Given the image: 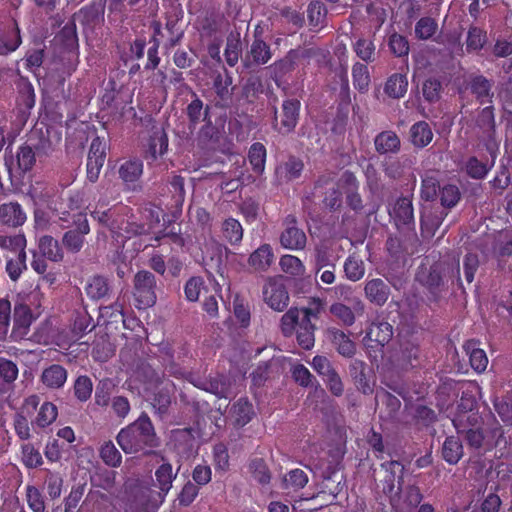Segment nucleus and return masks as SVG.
I'll return each instance as SVG.
<instances>
[{
  "label": "nucleus",
  "instance_id": "obj_1",
  "mask_svg": "<svg viewBox=\"0 0 512 512\" xmlns=\"http://www.w3.org/2000/svg\"><path fill=\"white\" fill-rule=\"evenodd\" d=\"M117 443L126 454L148 455L160 445L149 416L142 413L137 420L122 428L116 437Z\"/></svg>",
  "mask_w": 512,
  "mask_h": 512
},
{
  "label": "nucleus",
  "instance_id": "obj_2",
  "mask_svg": "<svg viewBox=\"0 0 512 512\" xmlns=\"http://www.w3.org/2000/svg\"><path fill=\"white\" fill-rule=\"evenodd\" d=\"M126 492L127 512H155L163 501L161 493L138 482L126 485Z\"/></svg>",
  "mask_w": 512,
  "mask_h": 512
},
{
  "label": "nucleus",
  "instance_id": "obj_3",
  "mask_svg": "<svg viewBox=\"0 0 512 512\" xmlns=\"http://www.w3.org/2000/svg\"><path fill=\"white\" fill-rule=\"evenodd\" d=\"M158 283L155 275L148 270H139L133 278L132 294L139 307H151L156 303Z\"/></svg>",
  "mask_w": 512,
  "mask_h": 512
},
{
  "label": "nucleus",
  "instance_id": "obj_4",
  "mask_svg": "<svg viewBox=\"0 0 512 512\" xmlns=\"http://www.w3.org/2000/svg\"><path fill=\"white\" fill-rule=\"evenodd\" d=\"M90 233L87 216L76 213L72 216V226L62 237V244L71 253H78L85 244V236Z\"/></svg>",
  "mask_w": 512,
  "mask_h": 512
},
{
  "label": "nucleus",
  "instance_id": "obj_5",
  "mask_svg": "<svg viewBox=\"0 0 512 512\" xmlns=\"http://www.w3.org/2000/svg\"><path fill=\"white\" fill-rule=\"evenodd\" d=\"M300 102L297 99H286L281 105L280 111L274 109L273 127L280 134L291 133L299 120Z\"/></svg>",
  "mask_w": 512,
  "mask_h": 512
},
{
  "label": "nucleus",
  "instance_id": "obj_6",
  "mask_svg": "<svg viewBox=\"0 0 512 512\" xmlns=\"http://www.w3.org/2000/svg\"><path fill=\"white\" fill-rule=\"evenodd\" d=\"M37 316L33 314L30 306L22 299L17 300L13 308V326L10 338L13 341H20L27 337L31 324Z\"/></svg>",
  "mask_w": 512,
  "mask_h": 512
},
{
  "label": "nucleus",
  "instance_id": "obj_7",
  "mask_svg": "<svg viewBox=\"0 0 512 512\" xmlns=\"http://www.w3.org/2000/svg\"><path fill=\"white\" fill-rule=\"evenodd\" d=\"M264 302L274 311L282 312L289 304V293L280 278H269L263 286Z\"/></svg>",
  "mask_w": 512,
  "mask_h": 512
},
{
  "label": "nucleus",
  "instance_id": "obj_8",
  "mask_svg": "<svg viewBox=\"0 0 512 512\" xmlns=\"http://www.w3.org/2000/svg\"><path fill=\"white\" fill-rule=\"evenodd\" d=\"M480 265L479 256L476 253H467L462 260L456 261L448 267L447 274L450 279L456 281L457 286L464 290V284L461 278V269L463 270L465 281L471 284L474 280L475 273Z\"/></svg>",
  "mask_w": 512,
  "mask_h": 512
},
{
  "label": "nucleus",
  "instance_id": "obj_9",
  "mask_svg": "<svg viewBox=\"0 0 512 512\" xmlns=\"http://www.w3.org/2000/svg\"><path fill=\"white\" fill-rule=\"evenodd\" d=\"M188 377V381L195 387L210 392L218 398H228L232 394L230 380L224 375L205 379L195 373H190Z\"/></svg>",
  "mask_w": 512,
  "mask_h": 512
},
{
  "label": "nucleus",
  "instance_id": "obj_10",
  "mask_svg": "<svg viewBox=\"0 0 512 512\" xmlns=\"http://www.w3.org/2000/svg\"><path fill=\"white\" fill-rule=\"evenodd\" d=\"M324 337L340 356L351 359L356 355V343L343 330L328 327L324 331Z\"/></svg>",
  "mask_w": 512,
  "mask_h": 512
},
{
  "label": "nucleus",
  "instance_id": "obj_11",
  "mask_svg": "<svg viewBox=\"0 0 512 512\" xmlns=\"http://www.w3.org/2000/svg\"><path fill=\"white\" fill-rule=\"evenodd\" d=\"M106 141L100 137L92 140L87 159V178L94 183L98 180L106 158Z\"/></svg>",
  "mask_w": 512,
  "mask_h": 512
},
{
  "label": "nucleus",
  "instance_id": "obj_12",
  "mask_svg": "<svg viewBox=\"0 0 512 512\" xmlns=\"http://www.w3.org/2000/svg\"><path fill=\"white\" fill-rule=\"evenodd\" d=\"M174 449L183 458H190L197 453L198 444L192 428L176 429L171 436Z\"/></svg>",
  "mask_w": 512,
  "mask_h": 512
},
{
  "label": "nucleus",
  "instance_id": "obj_13",
  "mask_svg": "<svg viewBox=\"0 0 512 512\" xmlns=\"http://www.w3.org/2000/svg\"><path fill=\"white\" fill-rule=\"evenodd\" d=\"M286 228L280 237L281 245L287 249L298 250L303 249L306 245L305 233L296 226V219L289 215L285 219Z\"/></svg>",
  "mask_w": 512,
  "mask_h": 512
},
{
  "label": "nucleus",
  "instance_id": "obj_14",
  "mask_svg": "<svg viewBox=\"0 0 512 512\" xmlns=\"http://www.w3.org/2000/svg\"><path fill=\"white\" fill-rule=\"evenodd\" d=\"M494 82L480 74H472L469 77L468 88L471 94L480 104L491 103L494 97Z\"/></svg>",
  "mask_w": 512,
  "mask_h": 512
},
{
  "label": "nucleus",
  "instance_id": "obj_15",
  "mask_svg": "<svg viewBox=\"0 0 512 512\" xmlns=\"http://www.w3.org/2000/svg\"><path fill=\"white\" fill-rule=\"evenodd\" d=\"M232 74L226 69L222 72H215L213 76V89L219 99L221 106H229L235 87L232 86Z\"/></svg>",
  "mask_w": 512,
  "mask_h": 512
},
{
  "label": "nucleus",
  "instance_id": "obj_16",
  "mask_svg": "<svg viewBox=\"0 0 512 512\" xmlns=\"http://www.w3.org/2000/svg\"><path fill=\"white\" fill-rule=\"evenodd\" d=\"M272 57L269 45L260 38H255L250 49L243 58V65L246 68L266 64Z\"/></svg>",
  "mask_w": 512,
  "mask_h": 512
},
{
  "label": "nucleus",
  "instance_id": "obj_17",
  "mask_svg": "<svg viewBox=\"0 0 512 512\" xmlns=\"http://www.w3.org/2000/svg\"><path fill=\"white\" fill-rule=\"evenodd\" d=\"M381 468L385 470L387 476L383 484V493L394 501L395 493V479L398 477V487L403 485V472L404 466L398 461H387L381 464Z\"/></svg>",
  "mask_w": 512,
  "mask_h": 512
},
{
  "label": "nucleus",
  "instance_id": "obj_18",
  "mask_svg": "<svg viewBox=\"0 0 512 512\" xmlns=\"http://www.w3.org/2000/svg\"><path fill=\"white\" fill-rule=\"evenodd\" d=\"M150 380L157 384L163 385L162 388H160L154 396L153 406L158 410L159 413H166L168 407L171 404L174 385L169 380H162L160 375L155 371H152Z\"/></svg>",
  "mask_w": 512,
  "mask_h": 512
},
{
  "label": "nucleus",
  "instance_id": "obj_19",
  "mask_svg": "<svg viewBox=\"0 0 512 512\" xmlns=\"http://www.w3.org/2000/svg\"><path fill=\"white\" fill-rule=\"evenodd\" d=\"M398 496L399 509L401 512H409L416 508L422 501L423 495L420 488L416 485H402L398 487V491L395 493Z\"/></svg>",
  "mask_w": 512,
  "mask_h": 512
},
{
  "label": "nucleus",
  "instance_id": "obj_20",
  "mask_svg": "<svg viewBox=\"0 0 512 512\" xmlns=\"http://www.w3.org/2000/svg\"><path fill=\"white\" fill-rule=\"evenodd\" d=\"M364 293L371 303L383 306L389 298L390 288L382 279L375 278L365 284Z\"/></svg>",
  "mask_w": 512,
  "mask_h": 512
},
{
  "label": "nucleus",
  "instance_id": "obj_21",
  "mask_svg": "<svg viewBox=\"0 0 512 512\" xmlns=\"http://www.w3.org/2000/svg\"><path fill=\"white\" fill-rule=\"evenodd\" d=\"M68 372L59 364H52L45 368L40 376V381L48 389H60L67 381Z\"/></svg>",
  "mask_w": 512,
  "mask_h": 512
},
{
  "label": "nucleus",
  "instance_id": "obj_22",
  "mask_svg": "<svg viewBox=\"0 0 512 512\" xmlns=\"http://www.w3.org/2000/svg\"><path fill=\"white\" fill-rule=\"evenodd\" d=\"M446 216L447 212L440 208L425 210L421 216L422 235L427 238L433 237Z\"/></svg>",
  "mask_w": 512,
  "mask_h": 512
},
{
  "label": "nucleus",
  "instance_id": "obj_23",
  "mask_svg": "<svg viewBox=\"0 0 512 512\" xmlns=\"http://www.w3.org/2000/svg\"><path fill=\"white\" fill-rule=\"evenodd\" d=\"M26 220V215L17 202H9L0 205V221L11 227L22 225Z\"/></svg>",
  "mask_w": 512,
  "mask_h": 512
},
{
  "label": "nucleus",
  "instance_id": "obj_24",
  "mask_svg": "<svg viewBox=\"0 0 512 512\" xmlns=\"http://www.w3.org/2000/svg\"><path fill=\"white\" fill-rule=\"evenodd\" d=\"M303 168L304 164L301 159L290 156L287 161L276 168V175L281 182L292 181L300 177Z\"/></svg>",
  "mask_w": 512,
  "mask_h": 512
},
{
  "label": "nucleus",
  "instance_id": "obj_25",
  "mask_svg": "<svg viewBox=\"0 0 512 512\" xmlns=\"http://www.w3.org/2000/svg\"><path fill=\"white\" fill-rule=\"evenodd\" d=\"M417 279L427 288L432 298L436 300L441 291V287L444 285L443 277L438 267L432 266L428 272L419 273Z\"/></svg>",
  "mask_w": 512,
  "mask_h": 512
},
{
  "label": "nucleus",
  "instance_id": "obj_26",
  "mask_svg": "<svg viewBox=\"0 0 512 512\" xmlns=\"http://www.w3.org/2000/svg\"><path fill=\"white\" fill-rule=\"evenodd\" d=\"M375 149L379 154L397 153L401 147L398 135L391 131H382L374 139Z\"/></svg>",
  "mask_w": 512,
  "mask_h": 512
},
{
  "label": "nucleus",
  "instance_id": "obj_27",
  "mask_svg": "<svg viewBox=\"0 0 512 512\" xmlns=\"http://www.w3.org/2000/svg\"><path fill=\"white\" fill-rule=\"evenodd\" d=\"M274 260V254L269 244H263L257 248L249 257L248 263L255 270L266 271Z\"/></svg>",
  "mask_w": 512,
  "mask_h": 512
},
{
  "label": "nucleus",
  "instance_id": "obj_28",
  "mask_svg": "<svg viewBox=\"0 0 512 512\" xmlns=\"http://www.w3.org/2000/svg\"><path fill=\"white\" fill-rule=\"evenodd\" d=\"M366 364L358 359L353 360L349 364V374L356 388L363 394L372 393L373 389L366 377Z\"/></svg>",
  "mask_w": 512,
  "mask_h": 512
},
{
  "label": "nucleus",
  "instance_id": "obj_29",
  "mask_svg": "<svg viewBox=\"0 0 512 512\" xmlns=\"http://www.w3.org/2000/svg\"><path fill=\"white\" fill-rule=\"evenodd\" d=\"M482 430L484 431L487 447H494L500 445L501 443H507L504 438V431L502 426L493 416H489L486 419Z\"/></svg>",
  "mask_w": 512,
  "mask_h": 512
},
{
  "label": "nucleus",
  "instance_id": "obj_30",
  "mask_svg": "<svg viewBox=\"0 0 512 512\" xmlns=\"http://www.w3.org/2000/svg\"><path fill=\"white\" fill-rule=\"evenodd\" d=\"M409 137L414 147L424 148L432 141L433 132L427 122L419 121L411 126Z\"/></svg>",
  "mask_w": 512,
  "mask_h": 512
},
{
  "label": "nucleus",
  "instance_id": "obj_31",
  "mask_svg": "<svg viewBox=\"0 0 512 512\" xmlns=\"http://www.w3.org/2000/svg\"><path fill=\"white\" fill-rule=\"evenodd\" d=\"M397 226L410 225L414 223L412 201L408 197L399 198L392 213Z\"/></svg>",
  "mask_w": 512,
  "mask_h": 512
},
{
  "label": "nucleus",
  "instance_id": "obj_32",
  "mask_svg": "<svg viewBox=\"0 0 512 512\" xmlns=\"http://www.w3.org/2000/svg\"><path fill=\"white\" fill-rule=\"evenodd\" d=\"M464 350L469 355L471 367L477 372H483L487 368L488 358L485 351L478 347V342L469 340L464 345Z\"/></svg>",
  "mask_w": 512,
  "mask_h": 512
},
{
  "label": "nucleus",
  "instance_id": "obj_33",
  "mask_svg": "<svg viewBox=\"0 0 512 512\" xmlns=\"http://www.w3.org/2000/svg\"><path fill=\"white\" fill-rule=\"evenodd\" d=\"M315 272L318 275L325 268L336 267L333 261V254L330 246L326 242H321L314 249Z\"/></svg>",
  "mask_w": 512,
  "mask_h": 512
},
{
  "label": "nucleus",
  "instance_id": "obj_34",
  "mask_svg": "<svg viewBox=\"0 0 512 512\" xmlns=\"http://www.w3.org/2000/svg\"><path fill=\"white\" fill-rule=\"evenodd\" d=\"M39 250L43 257L53 262H61L64 258V253L59 242L49 235L40 238Z\"/></svg>",
  "mask_w": 512,
  "mask_h": 512
},
{
  "label": "nucleus",
  "instance_id": "obj_35",
  "mask_svg": "<svg viewBox=\"0 0 512 512\" xmlns=\"http://www.w3.org/2000/svg\"><path fill=\"white\" fill-rule=\"evenodd\" d=\"M419 348L417 344L405 341L400 344V349L395 354V360L402 368L413 367V361H417Z\"/></svg>",
  "mask_w": 512,
  "mask_h": 512
},
{
  "label": "nucleus",
  "instance_id": "obj_36",
  "mask_svg": "<svg viewBox=\"0 0 512 512\" xmlns=\"http://www.w3.org/2000/svg\"><path fill=\"white\" fill-rule=\"evenodd\" d=\"M393 337V327L388 322L372 323L367 338L380 346L387 344Z\"/></svg>",
  "mask_w": 512,
  "mask_h": 512
},
{
  "label": "nucleus",
  "instance_id": "obj_37",
  "mask_svg": "<svg viewBox=\"0 0 512 512\" xmlns=\"http://www.w3.org/2000/svg\"><path fill=\"white\" fill-rule=\"evenodd\" d=\"M463 456L461 441L454 436L447 437L442 446V457L449 464H457Z\"/></svg>",
  "mask_w": 512,
  "mask_h": 512
},
{
  "label": "nucleus",
  "instance_id": "obj_38",
  "mask_svg": "<svg viewBox=\"0 0 512 512\" xmlns=\"http://www.w3.org/2000/svg\"><path fill=\"white\" fill-rule=\"evenodd\" d=\"M315 330L316 326L314 323H308V320L305 322H299L296 329V339L301 348L310 350L314 347Z\"/></svg>",
  "mask_w": 512,
  "mask_h": 512
},
{
  "label": "nucleus",
  "instance_id": "obj_39",
  "mask_svg": "<svg viewBox=\"0 0 512 512\" xmlns=\"http://www.w3.org/2000/svg\"><path fill=\"white\" fill-rule=\"evenodd\" d=\"M232 415L236 425L243 427L251 421L254 415L253 406L246 398H240L233 405Z\"/></svg>",
  "mask_w": 512,
  "mask_h": 512
},
{
  "label": "nucleus",
  "instance_id": "obj_40",
  "mask_svg": "<svg viewBox=\"0 0 512 512\" xmlns=\"http://www.w3.org/2000/svg\"><path fill=\"white\" fill-rule=\"evenodd\" d=\"M116 384L111 378H103L101 379L97 385L94 394V403L95 405L105 408L110 403V397L113 393Z\"/></svg>",
  "mask_w": 512,
  "mask_h": 512
},
{
  "label": "nucleus",
  "instance_id": "obj_41",
  "mask_svg": "<svg viewBox=\"0 0 512 512\" xmlns=\"http://www.w3.org/2000/svg\"><path fill=\"white\" fill-rule=\"evenodd\" d=\"M91 215L98 223L107 227L111 233L116 231L115 229H119V224H124V217L112 209L95 210Z\"/></svg>",
  "mask_w": 512,
  "mask_h": 512
},
{
  "label": "nucleus",
  "instance_id": "obj_42",
  "mask_svg": "<svg viewBox=\"0 0 512 512\" xmlns=\"http://www.w3.org/2000/svg\"><path fill=\"white\" fill-rule=\"evenodd\" d=\"M407 86L406 76L396 73L388 78L384 90L389 97L398 99L405 95Z\"/></svg>",
  "mask_w": 512,
  "mask_h": 512
},
{
  "label": "nucleus",
  "instance_id": "obj_43",
  "mask_svg": "<svg viewBox=\"0 0 512 512\" xmlns=\"http://www.w3.org/2000/svg\"><path fill=\"white\" fill-rule=\"evenodd\" d=\"M222 235L231 245L239 244L243 238L241 223L237 219L227 218L222 223Z\"/></svg>",
  "mask_w": 512,
  "mask_h": 512
},
{
  "label": "nucleus",
  "instance_id": "obj_44",
  "mask_svg": "<svg viewBox=\"0 0 512 512\" xmlns=\"http://www.w3.org/2000/svg\"><path fill=\"white\" fill-rule=\"evenodd\" d=\"M143 172V164L138 159L128 160L119 168V176L125 183H134Z\"/></svg>",
  "mask_w": 512,
  "mask_h": 512
},
{
  "label": "nucleus",
  "instance_id": "obj_45",
  "mask_svg": "<svg viewBox=\"0 0 512 512\" xmlns=\"http://www.w3.org/2000/svg\"><path fill=\"white\" fill-rule=\"evenodd\" d=\"M344 272L350 281L356 282L363 278L365 264L359 256L352 254L344 262Z\"/></svg>",
  "mask_w": 512,
  "mask_h": 512
},
{
  "label": "nucleus",
  "instance_id": "obj_46",
  "mask_svg": "<svg viewBox=\"0 0 512 512\" xmlns=\"http://www.w3.org/2000/svg\"><path fill=\"white\" fill-rule=\"evenodd\" d=\"M27 245L26 238L23 234H0V249L13 252V253H22L26 252L25 248Z\"/></svg>",
  "mask_w": 512,
  "mask_h": 512
},
{
  "label": "nucleus",
  "instance_id": "obj_47",
  "mask_svg": "<svg viewBox=\"0 0 512 512\" xmlns=\"http://www.w3.org/2000/svg\"><path fill=\"white\" fill-rule=\"evenodd\" d=\"M299 58V52L297 50H290L287 55L276 61L271 68L276 78H282L287 73L293 71L296 67V61Z\"/></svg>",
  "mask_w": 512,
  "mask_h": 512
},
{
  "label": "nucleus",
  "instance_id": "obj_48",
  "mask_svg": "<svg viewBox=\"0 0 512 512\" xmlns=\"http://www.w3.org/2000/svg\"><path fill=\"white\" fill-rule=\"evenodd\" d=\"M156 481L161 495L164 497L172 487V482L176 478L171 464L163 463L155 472Z\"/></svg>",
  "mask_w": 512,
  "mask_h": 512
},
{
  "label": "nucleus",
  "instance_id": "obj_49",
  "mask_svg": "<svg viewBox=\"0 0 512 512\" xmlns=\"http://www.w3.org/2000/svg\"><path fill=\"white\" fill-rule=\"evenodd\" d=\"M110 290L108 280L103 276H93L85 287L87 295L95 300L105 297Z\"/></svg>",
  "mask_w": 512,
  "mask_h": 512
},
{
  "label": "nucleus",
  "instance_id": "obj_50",
  "mask_svg": "<svg viewBox=\"0 0 512 512\" xmlns=\"http://www.w3.org/2000/svg\"><path fill=\"white\" fill-rule=\"evenodd\" d=\"M113 231V238L119 243L124 244L127 239L133 236L140 235L144 232V226L127 221L124 218V224H119V229Z\"/></svg>",
  "mask_w": 512,
  "mask_h": 512
},
{
  "label": "nucleus",
  "instance_id": "obj_51",
  "mask_svg": "<svg viewBox=\"0 0 512 512\" xmlns=\"http://www.w3.org/2000/svg\"><path fill=\"white\" fill-rule=\"evenodd\" d=\"M252 170L256 174H262L265 169L266 148L262 143L256 142L251 145L248 154Z\"/></svg>",
  "mask_w": 512,
  "mask_h": 512
},
{
  "label": "nucleus",
  "instance_id": "obj_52",
  "mask_svg": "<svg viewBox=\"0 0 512 512\" xmlns=\"http://www.w3.org/2000/svg\"><path fill=\"white\" fill-rule=\"evenodd\" d=\"M168 148V137L164 131H156L149 139L148 155L152 160L163 155Z\"/></svg>",
  "mask_w": 512,
  "mask_h": 512
},
{
  "label": "nucleus",
  "instance_id": "obj_53",
  "mask_svg": "<svg viewBox=\"0 0 512 512\" xmlns=\"http://www.w3.org/2000/svg\"><path fill=\"white\" fill-rule=\"evenodd\" d=\"M353 85L360 93H365L369 89L370 74L368 67L362 63H355L352 67Z\"/></svg>",
  "mask_w": 512,
  "mask_h": 512
},
{
  "label": "nucleus",
  "instance_id": "obj_54",
  "mask_svg": "<svg viewBox=\"0 0 512 512\" xmlns=\"http://www.w3.org/2000/svg\"><path fill=\"white\" fill-rule=\"evenodd\" d=\"M376 400L385 406V417L392 420L396 417L400 407L401 401L393 394L388 391L381 390L376 393Z\"/></svg>",
  "mask_w": 512,
  "mask_h": 512
},
{
  "label": "nucleus",
  "instance_id": "obj_55",
  "mask_svg": "<svg viewBox=\"0 0 512 512\" xmlns=\"http://www.w3.org/2000/svg\"><path fill=\"white\" fill-rule=\"evenodd\" d=\"M193 95L195 98L188 104L186 113L190 124L195 127L202 118L203 120H207L210 108L206 106L204 109L202 100L198 98L195 93H193Z\"/></svg>",
  "mask_w": 512,
  "mask_h": 512
},
{
  "label": "nucleus",
  "instance_id": "obj_56",
  "mask_svg": "<svg viewBox=\"0 0 512 512\" xmlns=\"http://www.w3.org/2000/svg\"><path fill=\"white\" fill-rule=\"evenodd\" d=\"M461 421V419H455L453 420V424L458 433H466V440L468 444L474 448H481L483 446H486V439L482 427L478 429L470 428L467 431H465L461 424Z\"/></svg>",
  "mask_w": 512,
  "mask_h": 512
},
{
  "label": "nucleus",
  "instance_id": "obj_57",
  "mask_svg": "<svg viewBox=\"0 0 512 512\" xmlns=\"http://www.w3.org/2000/svg\"><path fill=\"white\" fill-rule=\"evenodd\" d=\"M486 42L487 35L484 30L476 26L469 28L466 38V51L468 53L481 50Z\"/></svg>",
  "mask_w": 512,
  "mask_h": 512
},
{
  "label": "nucleus",
  "instance_id": "obj_58",
  "mask_svg": "<svg viewBox=\"0 0 512 512\" xmlns=\"http://www.w3.org/2000/svg\"><path fill=\"white\" fill-rule=\"evenodd\" d=\"M26 252L18 253L14 258H7L6 272L12 281H17L27 269Z\"/></svg>",
  "mask_w": 512,
  "mask_h": 512
},
{
  "label": "nucleus",
  "instance_id": "obj_59",
  "mask_svg": "<svg viewBox=\"0 0 512 512\" xmlns=\"http://www.w3.org/2000/svg\"><path fill=\"white\" fill-rule=\"evenodd\" d=\"M169 192L172 198V207L181 210L185 200L184 179L179 175H174L169 182Z\"/></svg>",
  "mask_w": 512,
  "mask_h": 512
},
{
  "label": "nucleus",
  "instance_id": "obj_60",
  "mask_svg": "<svg viewBox=\"0 0 512 512\" xmlns=\"http://www.w3.org/2000/svg\"><path fill=\"white\" fill-rule=\"evenodd\" d=\"M206 124L199 131V139L203 142H218L224 128L225 120H220L219 123L213 124L207 118Z\"/></svg>",
  "mask_w": 512,
  "mask_h": 512
},
{
  "label": "nucleus",
  "instance_id": "obj_61",
  "mask_svg": "<svg viewBox=\"0 0 512 512\" xmlns=\"http://www.w3.org/2000/svg\"><path fill=\"white\" fill-rule=\"evenodd\" d=\"M442 83L436 77L427 78L422 84V95L429 103H435L441 98Z\"/></svg>",
  "mask_w": 512,
  "mask_h": 512
},
{
  "label": "nucleus",
  "instance_id": "obj_62",
  "mask_svg": "<svg viewBox=\"0 0 512 512\" xmlns=\"http://www.w3.org/2000/svg\"><path fill=\"white\" fill-rule=\"evenodd\" d=\"M100 456L103 462L110 467H119L122 463L121 453L110 440L101 446Z\"/></svg>",
  "mask_w": 512,
  "mask_h": 512
},
{
  "label": "nucleus",
  "instance_id": "obj_63",
  "mask_svg": "<svg viewBox=\"0 0 512 512\" xmlns=\"http://www.w3.org/2000/svg\"><path fill=\"white\" fill-rule=\"evenodd\" d=\"M300 311L298 308H290L281 317V331L284 336L290 337L300 322Z\"/></svg>",
  "mask_w": 512,
  "mask_h": 512
},
{
  "label": "nucleus",
  "instance_id": "obj_64",
  "mask_svg": "<svg viewBox=\"0 0 512 512\" xmlns=\"http://www.w3.org/2000/svg\"><path fill=\"white\" fill-rule=\"evenodd\" d=\"M329 312L342 322L344 326L350 327L355 323V313L343 303H334L329 307Z\"/></svg>",
  "mask_w": 512,
  "mask_h": 512
}]
</instances>
